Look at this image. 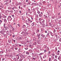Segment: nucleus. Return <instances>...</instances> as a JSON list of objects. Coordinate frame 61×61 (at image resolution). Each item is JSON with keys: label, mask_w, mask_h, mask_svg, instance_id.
<instances>
[{"label": "nucleus", "mask_w": 61, "mask_h": 61, "mask_svg": "<svg viewBox=\"0 0 61 61\" xmlns=\"http://www.w3.org/2000/svg\"><path fill=\"white\" fill-rule=\"evenodd\" d=\"M16 57V58L17 60H18L19 59V54L16 55L15 56Z\"/></svg>", "instance_id": "nucleus-1"}, {"label": "nucleus", "mask_w": 61, "mask_h": 61, "mask_svg": "<svg viewBox=\"0 0 61 61\" xmlns=\"http://www.w3.org/2000/svg\"><path fill=\"white\" fill-rule=\"evenodd\" d=\"M41 24H44L45 23V20H42L41 21Z\"/></svg>", "instance_id": "nucleus-2"}, {"label": "nucleus", "mask_w": 61, "mask_h": 61, "mask_svg": "<svg viewBox=\"0 0 61 61\" xmlns=\"http://www.w3.org/2000/svg\"><path fill=\"white\" fill-rule=\"evenodd\" d=\"M0 33H1L2 34H3L4 35V33L5 32H4V30H1L0 31Z\"/></svg>", "instance_id": "nucleus-3"}, {"label": "nucleus", "mask_w": 61, "mask_h": 61, "mask_svg": "<svg viewBox=\"0 0 61 61\" xmlns=\"http://www.w3.org/2000/svg\"><path fill=\"white\" fill-rule=\"evenodd\" d=\"M10 18H11V20L12 19V18H11V16H9L8 17V18L7 19V20L8 21H9V19H10Z\"/></svg>", "instance_id": "nucleus-4"}, {"label": "nucleus", "mask_w": 61, "mask_h": 61, "mask_svg": "<svg viewBox=\"0 0 61 61\" xmlns=\"http://www.w3.org/2000/svg\"><path fill=\"white\" fill-rule=\"evenodd\" d=\"M60 52L59 51H58L57 52H56L57 53V55H59V53H60Z\"/></svg>", "instance_id": "nucleus-5"}, {"label": "nucleus", "mask_w": 61, "mask_h": 61, "mask_svg": "<svg viewBox=\"0 0 61 61\" xmlns=\"http://www.w3.org/2000/svg\"><path fill=\"white\" fill-rule=\"evenodd\" d=\"M4 22L6 23H7V20L6 19H4Z\"/></svg>", "instance_id": "nucleus-6"}, {"label": "nucleus", "mask_w": 61, "mask_h": 61, "mask_svg": "<svg viewBox=\"0 0 61 61\" xmlns=\"http://www.w3.org/2000/svg\"><path fill=\"white\" fill-rule=\"evenodd\" d=\"M4 28H5V30H7V29H8V27H7V26H4Z\"/></svg>", "instance_id": "nucleus-7"}, {"label": "nucleus", "mask_w": 61, "mask_h": 61, "mask_svg": "<svg viewBox=\"0 0 61 61\" xmlns=\"http://www.w3.org/2000/svg\"><path fill=\"white\" fill-rule=\"evenodd\" d=\"M35 24V22H33L31 24L32 26H34Z\"/></svg>", "instance_id": "nucleus-8"}, {"label": "nucleus", "mask_w": 61, "mask_h": 61, "mask_svg": "<svg viewBox=\"0 0 61 61\" xmlns=\"http://www.w3.org/2000/svg\"><path fill=\"white\" fill-rule=\"evenodd\" d=\"M37 36L38 37V39H39V38H40V36H39V34H37Z\"/></svg>", "instance_id": "nucleus-9"}, {"label": "nucleus", "mask_w": 61, "mask_h": 61, "mask_svg": "<svg viewBox=\"0 0 61 61\" xmlns=\"http://www.w3.org/2000/svg\"><path fill=\"white\" fill-rule=\"evenodd\" d=\"M49 34H50L49 33V32L46 35L47 36V37L49 36Z\"/></svg>", "instance_id": "nucleus-10"}, {"label": "nucleus", "mask_w": 61, "mask_h": 61, "mask_svg": "<svg viewBox=\"0 0 61 61\" xmlns=\"http://www.w3.org/2000/svg\"><path fill=\"white\" fill-rule=\"evenodd\" d=\"M41 36H42V37H45V35H43V34H42L41 35Z\"/></svg>", "instance_id": "nucleus-11"}, {"label": "nucleus", "mask_w": 61, "mask_h": 61, "mask_svg": "<svg viewBox=\"0 0 61 61\" xmlns=\"http://www.w3.org/2000/svg\"><path fill=\"white\" fill-rule=\"evenodd\" d=\"M32 3L31 2V1L28 2V5H30V3Z\"/></svg>", "instance_id": "nucleus-12"}, {"label": "nucleus", "mask_w": 61, "mask_h": 61, "mask_svg": "<svg viewBox=\"0 0 61 61\" xmlns=\"http://www.w3.org/2000/svg\"><path fill=\"white\" fill-rule=\"evenodd\" d=\"M11 40L10 39H9L8 41V42L10 43H11Z\"/></svg>", "instance_id": "nucleus-13"}, {"label": "nucleus", "mask_w": 61, "mask_h": 61, "mask_svg": "<svg viewBox=\"0 0 61 61\" xmlns=\"http://www.w3.org/2000/svg\"><path fill=\"white\" fill-rule=\"evenodd\" d=\"M22 20H23L24 21L25 20V19H24V17H23V16H22Z\"/></svg>", "instance_id": "nucleus-14"}, {"label": "nucleus", "mask_w": 61, "mask_h": 61, "mask_svg": "<svg viewBox=\"0 0 61 61\" xmlns=\"http://www.w3.org/2000/svg\"><path fill=\"white\" fill-rule=\"evenodd\" d=\"M29 51L30 53H32V50H29Z\"/></svg>", "instance_id": "nucleus-15"}, {"label": "nucleus", "mask_w": 61, "mask_h": 61, "mask_svg": "<svg viewBox=\"0 0 61 61\" xmlns=\"http://www.w3.org/2000/svg\"><path fill=\"white\" fill-rule=\"evenodd\" d=\"M42 20H42V19H41V18H40L39 19V20L41 21H41Z\"/></svg>", "instance_id": "nucleus-16"}, {"label": "nucleus", "mask_w": 61, "mask_h": 61, "mask_svg": "<svg viewBox=\"0 0 61 61\" xmlns=\"http://www.w3.org/2000/svg\"><path fill=\"white\" fill-rule=\"evenodd\" d=\"M39 16H40V17H41L42 16V15L41 14H39Z\"/></svg>", "instance_id": "nucleus-17"}, {"label": "nucleus", "mask_w": 61, "mask_h": 61, "mask_svg": "<svg viewBox=\"0 0 61 61\" xmlns=\"http://www.w3.org/2000/svg\"><path fill=\"white\" fill-rule=\"evenodd\" d=\"M4 52L3 51H1L0 52V54H3Z\"/></svg>", "instance_id": "nucleus-18"}, {"label": "nucleus", "mask_w": 61, "mask_h": 61, "mask_svg": "<svg viewBox=\"0 0 61 61\" xmlns=\"http://www.w3.org/2000/svg\"><path fill=\"white\" fill-rule=\"evenodd\" d=\"M26 54L27 55H29V53L28 52H27V51L26 52Z\"/></svg>", "instance_id": "nucleus-19"}, {"label": "nucleus", "mask_w": 61, "mask_h": 61, "mask_svg": "<svg viewBox=\"0 0 61 61\" xmlns=\"http://www.w3.org/2000/svg\"><path fill=\"white\" fill-rule=\"evenodd\" d=\"M22 60H23V58H21L19 60V61H22Z\"/></svg>", "instance_id": "nucleus-20"}, {"label": "nucleus", "mask_w": 61, "mask_h": 61, "mask_svg": "<svg viewBox=\"0 0 61 61\" xmlns=\"http://www.w3.org/2000/svg\"><path fill=\"white\" fill-rule=\"evenodd\" d=\"M43 54V53H41L39 54V56H41V55H42Z\"/></svg>", "instance_id": "nucleus-21"}, {"label": "nucleus", "mask_w": 61, "mask_h": 61, "mask_svg": "<svg viewBox=\"0 0 61 61\" xmlns=\"http://www.w3.org/2000/svg\"><path fill=\"white\" fill-rule=\"evenodd\" d=\"M25 48L26 50H27V49H28V48L26 47H25Z\"/></svg>", "instance_id": "nucleus-22"}, {"label": "nucleus", "mask_w": 61, "mask_h": 61, "mask_svg": "<svg viewBox=\"0 0 61 61\" xmlns=\"http://www.w3.org/2000/svg\"><path fill=\"white\" fill-rule=\"evenodd\" d=\"M25 26H26L25 25H23V26H22V28H24V27H25Z\"/></svg>", "instance_id": "nucleus-23"}, {"label": "nucleus", "mask_w": 61, "mask_h": 61, "mask_svg": "<svg viewBox=\"0 0 61 61\" xmlns=\"http://www.w3.org/2000/svg\"><path fill=\"white\" fill-rule=\"evenodd\" d=\"M39 30H37V32L38 33H39Z\"/></svg>", "instance_id": "nucleus-24"}, {"label": "nucleus", "mask_w": 61, "mask_h": 61, "mask_svg": "<svg viewBox=\"0 0 61 61\" xmlns=\"http://www.w3.org/2000/svg\"><path fill=\"white\" fill-rule=\"evenodd\" d=\"M31 57V56H29L27 57V58L28 59H30V58Z\"/></svg>", "instance_id": "nucleus-25"}, {"label": "nucleus", "mask_w": 61, "mask_h": 61, "mask_svg": "<svg viewBox=\"0 0 61 61\" xmlns=\"http://www.w3.org/2000/svg\"><path fill=\"white\" fill-rule=\"evenodd\" d=\"M21 39H22V38H21V37H20L19 38V40H21Z\"/></svg>", "instance_id": "nucleus-26"}, {"label": "nucleus", "mask_w": 61, "mask_h": 61, "mask_svg": "<svg viewBox=\"0 0 61 61\" xmlns=\"http://www.w3.org/2000/svg\"><path fill=\"white\" fill-rule=\"evenodd\" d=\"M13 60L15 61H16V58H14Z\"/></svg>", "instance_id": "nucleus-27"}, {"label": "nucleus", "mask_w": 61, "mask_h": 61, "mask_svg": "<svg viewBox=\"0 0 61 61\" xmlns=\"http://www.w3.org/2000/svg\"><path fill=\"white\" fill-rule=\"evenodd\" d=\"M45 18H46V19H47V18H48V17L46 16L45 17Z\"/></svg>", "instance_id": "nucleus-28"}, {"label": "nucleus", "mask_w": 61, "mask_h": 61, "mask_svg": "<svg viewBox=\"0 0 61 61\" xmlns=\"http://www.w3.org/2000/svg\"><path fill=\"white\" fill-rule=\"evenodd\" d=\"M12 31H14L15 30V28H13V29H12Z\"/></svg>", "instance_id": "nucleus-29"}, {"label": "nucleus", "mask_w": 61, "mask_h": 61, "mask_svg": "<svg viewBox=\"0 0 61 61\" xmlns=\"http://www.w3.org/2000/svg\"><path fill=\"white\" fill-rule=\"evenodd\" d=\"M9 3L8 2H7L6 4H5V5H7L8 4H9Z\"/></svg>", "instance_id": "nucleus-30"}, {"label": "nucleus", "mask_w": 61, "mask_h": 61, "mask_svg": "<svg viewBox=\"0 0 61 61\" xmlns=\"http://www.w3.org/2000/svg\"><path fill=\"white\" fill-rule=\"evenodd\" d=\"M15 45L16 46H18V45H17V43L15 44Z\"/></svg>", "instance_id": "nucleus-31"}, {"label": "nucleus", "mask_w": 61, "mask_h": 61, "mask_svg": "<svg viewBox=\"0 0 61 61\" xmlns=\"http://www.w3.org/2000/svg\"><path fill=\"white\" fill-rule=\"evenodd\" d=\"M28 20L29 22H30V21H31V20H30V19H28Z\"/></svg>", "instance_id": "nucleus-32"}, {"label": "nucleus", "mask_w": 61, "mask_h": 61, "mask_svg": "<svg viewBox=\"0 0 61 61\" xmlns=\"http://www.w3.org/2000/svg\"><path fill=\"white\" fill-rule=\"evenodd\" d=\"M10 12H11V13H13V10H12L11 11H10Z\"/></svg>", "instance_id": "nucleus-33"}, {"label": "nucleus", "mask_w": 61, "mask_h": 61, "mask_svg": "<svg viewBox=\"0 0 61 61\" xmlns=\"http://www.w3.org/2000/svg\"><path fill=\"white\" fill-rule=\"evenodd\" d=\"M43 27H45V26H46V25H45V24H43Z\"/></svg>", "instance_id": "nucleus-34"}, {"label": "nucleus", "mask_w": 61, "mask_h": 61, "mask_svg": "<svg viewBox=\"0 0 61 61\" xmlns=\"http://www.w3.org/2000/svg\"><path fill=\"white\" fill-rule=\"evenodd\" d=\"M43 4H45L46 3V2L45 1H44L42 2Z\"/></svg>", "instance_id": "nucleus-35"}, {"label": "nucleus", "mask_w": 61, "mask_h": 61, "mask_svg": "<svg viewBox=\"0 0 61 61\" xmlns=\"http://www.w3.org/2000/svg\"><path fill=\"white\" fill-rule=\"evenodd\" d=\"M8 8V9H11V8L10 7H9Z\"/></svg>", "instance_id": "nucleus-36"}, {"label": "nucleus", "mask_w": 61, "mask_h": 61, "mask_svg": "<svg viewBox=\"0 0 61 61\" xmlns=\"http://www.w3.org/2000/svg\"><path fill=\"white\" fill-rule=\"evenodd\" d=\"M59 41L60 42H61V38H60L59 39Z\"/></svg>", "instance_id": "nucleus-37"}, {"label": "nucleus", "mask_w": 61, "mask_h": 61, "mask_svg": "<svg viewBox=\"0 0 61 61\" xmlns=\"http://www.w3.org/2000/svg\"><path fill=\"white\" fill-rule=\"evenodd\" d=\"M37 13L38 14H40V12L39 11H38Z\"/></svg>", "instance_id": "nucleus-38"}, {"label": "nucleus", "mask_w": 61, "mask_h": 61, "mask_svg": "<svg viewBox=\"0 0 61 61\" xmlns=\"http://www.w3.org/2000/svg\"><path fill=\"white\" fill-rule=\"evenodd\" d=\"M31 18L32 20H33V19H34V18H33V17H31Z\"/></svg>", "instance_id": "nucleus-39"}, {"label": "nucleus", "mask_w": 61, "mask_h": 61, "mask_svg": "<svg viewBox=\"0 0 61 61\" xmlns=\"http://www.w3.org/2000/svg\"><path fill=\"white\" fill-rule=\"evenodd\" d=\"M0 22L1 23H2V22H3V21H2L1 20H0Z\"/></svg>", "instance_id": "nucleus-40"}, {"label": "nucleus", "mask_w": 61, "mask_h": 61, "mask_svg": "<svg viewBox=\"0 0 61 61\" xmlns=\"http://www.w3.org/2000/svg\"><path fill=\"white\" fill-rule=\"evenodd\" d=\"M12 46H12L13 47H15V45H12Z\"/></svg>", "instance_id": "nucleus-41"}, {"label": "nucleus", "mask_w": 61, "mask_h": 61, "mask_svg": "<svg viewBox=\"0 0 61 61\" xmlns=\"http://www.w3.org/2000/svg\"><path fill=\"white\" fill-rule=\"evenodd\" d=\"M32 59H33L34 60H36V58H33Z\"/></svg>", "instance_id": "nucleus-42"}, {"label": "nucleus", "mask_w": 61, "mask_h": 61, "mask_svg": "<svg viewBox=\"0 0 61 61\" xmlns=\"http://www.w3.org/2000/svg\"><path fill=\"white\" fill-rule=\"evenodd\" d=\"M48 21L49 22H50V19H48Z\"/></svg>", "instance_id": "nucleus-43"}, {"label": "nucleus", "mask_w": 61, "mask_h": 61, "mask_svg": "<svg viewBox=\"0 0 61 61\" xmlns=\"http://www.w3.org/2000/svg\"><path fill=\"white\" fill-rule=\"evenodd\" d=\"M10 25V26L11 27V28H13V27H12V25Z\"/></svg>", "instance_id": "nucleus-44"}, {"label": "nucleus", "mask_w": 61, "mask_h": 61, "mask_svg": "<svg viewBox=\"0 0 61 61\" xmlns=\"http://www.w3.org/2000/svg\"><path fill=\"white\" fill-rule=\"evenodd\" d=\"M5 58H2V61H4V60H5Z\"/></svg>", "instance_id": "nucleus-45"}, {"label": "nucleus", "mask_w": 61, "mask_h": 61, "mask_svg": "<svg viewBox=\"0 0 61 61\" xmlns=\"http://www.w3.org/2000/svg\"><path fill=\"white\" fill-rule=\"evenodd\" d=\"M55 57L56 58H57V56H55Z\"/></svg>", "instance_id": "nucleus-46"}, {"label": "nucleus", "mask_w": 61, "mask_h": 61, "mask_svg": "<svg viewBox=\"0 0 61 61\" xmlns=\"http://www.w3.org/2000/svg\"><path fill=\"white\" fill-rule=\"evenodd\" d=\"M36 10H37H37H38V7L36 8Z\"/></svg>", "instance_id": "nucleus-47"}, {"label": "nucleus", "mask_w": 61, "mask_h": 61, "mask_svg": "<svg viewBox=\"0 0 61 61\" xmlns=\"http://www.w3.org/2000/svg\"><path fill=\"white\" fill-rule=\"evenodd\" d=\"M49 61H51V58H49Z\"/></svg>", "instance_id": "nucleus-48"}, {"label": "nucleus", "mask_w": 61, "mask_h": 61, "mask_svg": "<svg viewBox=\"0 0 61 61\" xmlns=\"http://www.w3.org/2000/svg\"><path fill=\"white\" fill-rule=\"evenodd\" d=\"M34 44H35V45H36V44H36V42H34Z\"/></svg>", "instance_id": "nucleus-49"}, {"label": "nucleus", "mask_w": 61, "mask_h": 61, "mask_svg": "<svg viewBox=\"0 0 61 61\" xmlns=\"http://www.w3.org/2000/svg\"><path fill=\"white\" fill-rule=\"evenodd\" d=\"M4 17L5 18H6L7 17H6V16L4 15Z\"/></svg>", "instance_id": "nucleus-50"}, {"label": "nucleus", "mask_w": 61, "mask_h": 61, "mask_svg": "<svg viewBox=\"0 0 61 61\" xmlns=\"http://www.w3.org/2000/svg\"><path fill=\"white\" fill-rule=\"evenodd\" d=\"M47 51H46V50H44V52H46Z\"/></svg>", "instance_id": "nucleus-51"}, {"label": "nucleus", "mask_w": 61, "mask_h": 61, "mask_svg": "<svg viewBox=\"0 0 61 61\" xmlns=\"http://www.w3.org/2000/svg\"><path fill=\"white\" fill-rule=\"evenodd\" d=\"M34 4H36V3H32V5H34Z\"/></svg>", "instance_id": "nucleus-52"}, {"label": "nucleus", "mask_w": 61, "mask_h": 61, "mask_svg": "<svg viewBox=\"0 0 61 61\" xmlns=\"http://www.w3.org/2000/svg\"><path fill=\"white\" fill-rule=\"evenodd\" d=\"M13 40V42H15V40Z\"/></svg>", "instance_id": "nucleus-53"}, {"label": "nucleus", "mask_w": 61, "mask_h": 61, "mask_svg": "<svg viewBox=\"0 0 61 61\" xmlns=\"http://www.w3.org/2000/svg\"><path fill=\"white\" fill-rule=\"evenodd\" d=\"M1 17H2V16L0 15V19H1Z\"/></svg>", "instance_id": "nucleus-54"}, {"label": "nucleus", "mask_w": 61, "mask_h": 61, "mask_svg": "<svg viewBox=\"0 0 61 61\" xmlns=\"http://www.w3.org/2000/svg\"><path fill=\"white\" fill-rule=\"evenodd\" d=\"M54 61H57L56 60V59H55V60Z\"/></svg>", "instance_id": "nucleus-55"}, {"label": "nucleus", "mask_w": 61, "mask_h": 61, "mask_svg": "<svg viewBox=\"0 0 61 61\" xmlns=\"http://www.w3.org/2000/svg\"><path fill=\"white\" fill-rule=\"evenodd\" d=\"M19 26H20V24H17Z\"/></svg>", "instance_id": "nucleus-56"}, {"label": "nucleus", "mask_w": 61, "mask_h": 61, "mask_svg": "<svg viewBox=\"0 0 61 61\" xmlns=\"http://www.w3.org/2000/svg\"><path fill=\"white\" fill-rule=\"evenodd\" d=\"M25 22L26 23H27V20H25Z\"/></svg>", "instance_id": "nucleus-57"}, {"label": "nucleus", "mask_w": 61, "mask_h": 61, "mask_svg": "<svg viewBox=\"0 0 61 61\" xmlns=\"http://www.w3.org/2000/svg\"><path fill=\"white\" fill-rule=\"evenodd\" d=\"M57 49H56L55 50H56V51H57Z\"/></svg>", "instance_id": "nucleus-58"}, {"label": "nucleus", "mask_w": 61, "mask_h": 61, "mask_svg": "<svg viewBox=\"0 0 61 61\" xmlns=\"http://www.w3.org/2000/svg\"><path fill=\"white\" fill-rule=\"evenodd\" d=\"M19 46H20V47L21 46H22L21 45H19Z\"/></svg>", "instance_id": "nucleus-59"}, {"label": "nucleus", "mask_w": 61, "mask_h": 61, "mask_svg": "<svg viewBox=\"0 0 61 61\" xmlns=\"http://www.w3.org/2000/svg\"><path fill=\"white\" fill-rule=\"evenodd\" d=\"M5 24H4V27L5 26Z\"/></svg>", "instance_id": "nucleus-60"}, {"label": "nucleus", "mask_w": 61, "mask_h": 61, "mask_svg": "<svg viewBox=\"0 0 61 61\" xmlns=\"http://www.w3.org/2000/svg\"><path fill=\"white\" fill-rule=\"evenodd\" d=\"M19 12L20 13H22V12H21V11L20 10L19 11Z\"/></svg>", "instance_id": "nucleus-61"}, {"label": "nucleus", "mask_w": 61, "mask_h": 61, "mask_svg": "<svg viewBox=\"0 0 61 61\" xmlns=\"http://www.w3.org/2000/svg\"><path fill=\"white\" fill-rule=\"evenodd\" d=\"M15 36V35H13V36L12 37H14Z\"/></svg>", "instance_id": "nucleus-62"}, {"label": "nucleus", "mask_w": 61, "mask_h": 61, "mask_svg": "<svg viewBox=\"0 0 61 61\" xmlns=\"http://www.w3.org/2000/svg\"><path fill=\"white\" fill-rule=\"evenodd\" d=\"M45 32L46 33H47V31H46V30H45Z\"/></svg>", "instance_id": "nucleus-63"}, {"label": "nucleus", "mask_w": 61, "mask_h": 61, "mask_svg": "<svg viewBox=\"0 0 61 61\" xmlns=\"http://www.w3.org/2000/svg\"><path fill=\"white\" fill-rule=\"evenodd\" d=\"M9 20H12V19L11 20V18L9 19Z\"/></svg>", "instance_id": "nucleus-64"}]
</instances>
